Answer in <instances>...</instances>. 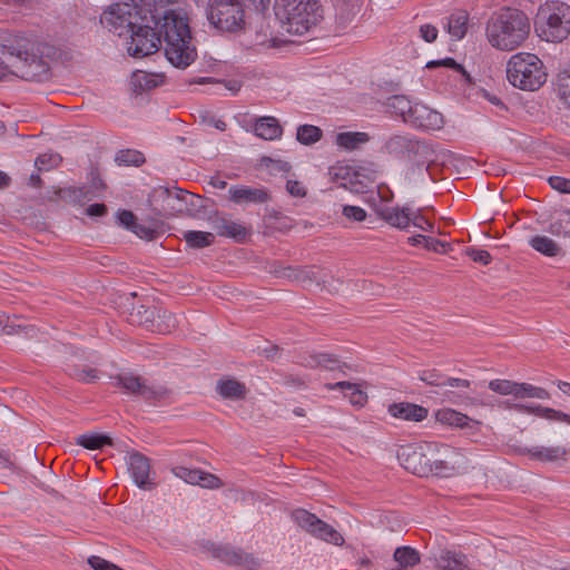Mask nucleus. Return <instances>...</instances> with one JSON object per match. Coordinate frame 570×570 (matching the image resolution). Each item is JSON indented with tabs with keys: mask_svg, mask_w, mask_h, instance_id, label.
I'll return each instance as SVG.
<instances>
[{
	"mask_svg": "<svg viewBox=\"0 0 570 570\" xmlns=\"http://www.w3.org/2000/svg\"><path fill=\"white\" fill-rule=\"evenodd\" d=\"M131 2H121L110 6L101 16V23L112 33L124 37L137 26L138 21L146 12H142L140 3L135 0Z\"/></svg>",
	"mask_w": 570,
	"mask_h": 570,
	"instance_id": "obj_8",
	"label": "nucleus"
},
{
	"mask_svg": "<svg viewBox=\"0 0 570 570\" xmlns=\"http://www.w3.org/2000/svg\"><path fill=\"white\" fill-rule=\"evenodd\" d=\"M417 377L426 385L436 387L449 386L459 390H445L442 394L444 401L452 404H462L469 400V396L463 393L464 390H469L471 387V381L469 380L449 377L436 368L421 370L417 372Z\"/></svg>",
	"mask_w": 570,
	"mask_h": 570,
	"instance_id": "obj_10",
	"label": "nucleus"
},
{
	"mask_svg": "<svg viewBox=\"0 0 570 570\" xmlns=\"http://www.w3.org/2000/svg\"><path fill=\"white\" fill-rule=\"evenodd\" d=\"M443 458L431 456V473L440 478H450L459 472L462 455L454 448L441 445Z\"/></svg>",
	"mask_w": 570,
	"mask_h": 570,
	"instance_id": "obj_16",
	"label": "nucleus"
},
{
	"mask_svg": "<svg viewBox=\"0 0 570 570\" xmlns=\"http://www.w3.org/2000/svg\"><path fill=\"white\" fill-rule=\"evenodd\" d=\"M318 367H324L328 371L341 370L342 365L336 355L325 352H318Z\"/></svg>",
	"mask_w": 570,
	"mask_h": 570,
	"instance_id": "obj_51",
	"label": "nucleus"
},
{
	"mask_svg": "<svg viewBox=\"0 0 570 570\" xmlns=\"http://www.w3.org/2000/svg\"><path fill=\"white\" fill-rule=\"evenodd\" d=\"M514 397L548 400L550 394L543 387L534 386L530 383L515 382Z\"/></svg>",
	"mask_w": 570,
	"mask_h": 570,
	"instance_id": "obj_39",
	"label": "nucleus"
},
{
	"mask_svg": "<svg viewBox=\"0 0 570 570\" xmlns=\"http://www.w3.org/2000/svg\"><path fill=\"white\" fill-rule=\"evenodd\" d=\"M436 452H439L436 443H411L399 449L397 460L406 471L419 476H429L432 471L431 456Z\"/></svg>",
	"mask_w": 570,
	"mask_h": 570,
	"instance_id": "obj_9",
	"label": "nucleus"
},
{
	"mask_svg": "<svg viewBox=\"0 0 570 570\" xmlns=\"http://www.w3.org/2000/svg\"><path fill=\"white\" fill-rule=\"evenodd\" d=\"M374 210L381 219L401 230H407L412 225L423 232H434V223L429 220L421 209H413L410 206H389L380 202Z\"/></svg>",
	"mask_w": 570,
	"mask_h": 570,
	"instance_id": "obj_6",
	"label": "nucleus"
},
{
	"mask_svg": "<svg viewBox=\"0 0 570 570\" xmlns=\"http://www.w3.org/2000/svg\"><path fill=\"white\" fill-rule=\"evenodd\" d=\"M207 18L220 31L236 32L245 24V11L239 0H209Z\"/></svg>",
	"mask_w": 570,
	"mask_h": 570,
	"instance_id": "obj_7",
	"label": "nucleus"
},
{
	"mask_svg": "<svg viewBox=\"0 0 570 570\" xmlns=\"http://www.w3.org/2000/svg\"><path fill=\"white\" fill-rule=\"evenodd\" d=\"M213 557L229 566L242 567L246 570H258L261 560L253 553L245 552L230 546H213Z\"/></svg>",
	"mask_w": 570,
	"mask_h": 570,
	"instance_id": "obj_13",
	"label": "nucleus"
},
{
	"mask_svg": "<svg viewBox=\"0 0 570 570\" xmlns=\"http://www.w3.org/2000/svg\"><path fill=\"white\" fill-rule=\"evenodd\" d=\"M165 81L163 73L147 72L142 70H136L130 77V86L132 91L141 94L144 91L154 89Z\"/></svg>",
	"mask_w": 570,
	"mask_h": 570,
	"instance_id": "obj_26",
	"label": "nucleus"
},
{
	"mask_svg": "<svg viewBox=\"0 0 570 570\" xmlns=\"http://www.w3.org/2000/svg\"><path fill=\"white\" fill-rule=\"evenodd\" d=\"M11 49V53L17 58L13 65V75L28 81L48 79L50 61L58 56V50L55 46L39 41L33 37L18 36Z\"/></svg>",
	"mask_w": 570,
	"mask_h": 570,
	"instance_id": "obj_1",
	"label": "nucleus"
},
{
	"mask_svg": "<svg viewBox=\"0 0 570 570\" xmlns=\"http://www.w3.org/2000/svg\"><path fill=\"white\" fill-rule=\"evenodd\" d=\"M322 137V129L314 125H301L296 129L297 141L305 146L313 145L320 141Z\"/></svg>",
	"mask_w": 570,
	"mask_h": 570,
	"instance_id": "obj_41",
	"label": "nucleus"
},
{
	"mask_svg": "<svg viewBox=\"0 0 570 570\" xmlns=\"http://www.w3.org/2000/svg\"><path fill=\"white\" fill-rule=\"evenodd\" d=\"M274 11L282 27L296 36L313 31L324 20L320 0H275Z\"/></svg>",
	"mask_w": 570,
	"mask_h": 570,
	"instance_id": "obj_3",
	"label": "nucleus"
},
{
	"mask_svg": "<svg viewBox=\"0 0 570 570\" xmlns=\"http://www.w3.org/2000/svg\"><path fill=\"white\" fill-rule=\"evenodd\" d=\"M414 139L415 136L411 134L394 135L385 141L384 149L390 155L405 158Z\"/></svg>",
	"mask_w": 570,
	"mask_h": 570,
	"instance_id": "obj_32",
	"label": "nucleus"
},
{
	"mask_svg": "<svg viewBox=\"0 0 570 570\" xmlns=\"http://www.w3.org/2000/svg\"><path fill=\"white\" fill-rule=\"evenodd\" d=\"M547 72L540 58L530 52H518L507 63L509 82L521 90L535 91L547 81Z\"/></svg>",
	"mask_w": 570,
	"mask_h": 570,
	"instance_id": "obj_4",
	"label": "nucleus"
},
{
	"mask_svg": "<svg viewBox=\"0 0 570 570\" xmlns=\"http://www.w3.org/2000/svg\"><path fill=\"white\" fill-rule=\"evenodd\" d=\"M465 255L469 256L473 262L480 263L484 266L492 262L491 254L485 249H479L475 247H466L464 250Z\"/></svg>",
	"mask_w": 570,
	"mask_h": 570,
	"instance_id": "obj_50",
	"label": "nucleus"
},
{
	"mask_svg": "<svg viewBox=\"0 0 570 570\" xmlns=\"http://www.w3.org/2000/svg\"><path fill=\"white\" fill-rule=\"evenodd\" d=\"M88 563L95 570H124L120 567H118L117 564L111 563L100 557H97V556H91L88 559Z\"/></svg>",
	"mask_w": 570,
	"mask_h": 570,
	"instance_id": "obj_56",
	"label": "nucleus"
},
{
	"mask_svg": "<svg viewBox=\"0 0 570 570\" xmlns=\"http://www.w3.org/2000/svg\"><path fill=\"white\" fill-rule=\"evenodd\" d=\"M186 195H188V193L180 188L170 189L168 187H165L159 189V196L164 198L175 197L179 200H185Z\"/></svg>",
	"mask_w": 570,
	"mask_h": 570,
	"instance_id": "obj_61",
	"label": "nucleus"
},
{
	"mask_svg": "<svg viewBox=\"0 0 570 570\" xmlns=\"http://www.w3.org/2000/svg\"><path fill=\"white\" fill-rule=\"evenodd\" d=\"M438 33L439 31L433 24L426 23L420 27V35L426 42H434Z\"/></svg>",
	"mask_w": 570,
	"mask_h": 570,
	"instance_id": "obj_60",
	"label": "nucleus"
},
{
	"mask_svg": "<svg viewBox=\"0 0 570 570\" xmlns=\"http://www.w3.org/2000/svg\"><path fill=\"white\" fill-rule=\"evenodd\" d=\"M214 228L218 236L232 238L237 243H243L248 235V229L244 225L224 217L214 220Z\"/></svg>",
	"mask_w": 570,
	"mask_h": 570,
	"instance_id": "obj_25",
	"label": "nucleus"
},
{
	"mask_svg": "<svg viewBox=\"0 0 570 570\" xmlns=\"http://www.w3.org/2000/svg\"><path fill=\"white\" fill-rule=\"evenodd\" d=\"M330 175L335 181L346 188H350L353 193H364L368 188V183H364L358 177L356 171H353L350 166L337 165L330 168Z\"/></svg>",
	"mask_w": 570,
	"mask_h": 570,
	"instance_id": "obj_20",
	"label": "nucleus"
},
{
	"mask_svg": "<svg viewBox=\"0 0 570 570\" xmlns=\"http://www.w3.org/2000/svg\"><path fill=\"white\" fill-rule=\"evenodd\" d=\"M342 214L352 222H363L366 218V212L360 206L345 205Z\"/></svg>",
	"mask_w": 570,
	"mask_h": 570,
	"instance_id": "obj_55",
	"label": "nucleus"
},
{
	"mask_svg": "<svg viewBox=\"0 0 570 570\" xmlns=\"http://www.w3.org/2000/svg\"><path fill=\"white\" fill-rule=\"evenodd\" d=\"M292 519L299 528L317 539L335 546L344 544V538L337 530L305 509H295L292 512Z\"/></svg>",
	"mask_w": 570,
	"mask_h": 570,
	"instance_id": "obj_11",
	"label": "nucleus"
},
{
	"mask_svg": "<svg viewBox=\"0 0 570 570\" xmlns=\"http://www.w3.org/2000/svg\"><path fill=\"white\" fill-rule=\"evenodd\" d=\"M112 384L122 389L126 393L141 396L147 401H155L165 394L163 390L146 384L139 375L132 373H120L111 376Z\"/></svg>",
	"mask_w": 570,
	"mask_h": 570,
	"instance_id": "obj_12",
	"label": "nucleus"
},
{
	"mask_svg": "<svg viewBox=\"0 0 570 570\" xmlns=\"http://www.w3.org/2000/svg\"><path fill=\"white\" fill-rule=\"evenodd\" d=\"M557 91L562 102L570 108V68L559 72Z\"/></svg>",
	"mask_w": 570,
	"mask_h": 570,
	"instance_id": "obj_45",
	"label": "nucleus"
},
{
	"mask_svg": "<svg viewBox=\"0 0 570 570\" xmlns=\"http://www.w3.org/2000/svg\"><path fill=\"white\" fill-rule=\"evenodd\" d=\"M563 225L564 224H563L562 218L560 216L556 222L550 224L549 232L552 235L570 237V229L567 230Z\"/></svg>",
	"mask_w": 570,
	"mask_h": 570,
	"instance_id": "obj_62",
	"label": "nucleus"
},
{
	"mask_svg": "<svg viewBox=\"0 0 570 570\" xmlns=\"http://www.w3.org/2000/svg\"><path fill=\"white\" fill-rule=\"evenodd\" d=\"M514 409H517L519 411H525L528 413H534L538 416L550 420V421L564 422L570 425V414H567L559 410H554L552 407H546V406H541V405L527 406L523 404H515Z\"/></svg>",
	"mask_w": 570,
	"mask_h": 570,
	"instance_id": "obj_34",
	"label": "nucleus"
},
{
	"mask_svg": "<svg viewBox=\"0 0 570 570\" xmlns=\"http://www.w3.org/2000/svg\"><path fill=\"white\" fill-rule=\"evenodd\" d=\"M489 389L501 395L514 396L515 382L510 380L495 379L489 382Z\"/></svg>",
	"mask_w": 570,
	"mask_h": 570,
	"instance_id": "obj_48",
	"label": "nucleus"
},
{
	"mask_svg": "<svg viewBox=\"0 0 570 570\" xmlns=\"http://www.w3.org/2000/svg\"><path fill=\"white\" fill-rule=\"evenodd\" d=\"M387 412L395 419L413 422H421L425 420L429 414L426 407L409 402L392 403L389 405Z\"/></svg>",
	"mask_w": 570,
	"mask_h": 570,
	"instance_id": "obj_22",
	"label": "nucleus"
},
{
	"mask_svg": "<svg viewBox=\"0 0 570 570\" xmlns=\"http://www.w3.org/2000/svg\"><path fill=\"white\" fill-rule=\"evenodd\" d=\"M184 239L194 248H204L215 242V235L209 232L187 230L184 233Z\"/></svg>",
	"mask_w": 570,
	"mask_h": 570,
	"instance_id": "obj_42",
	"label": "nucleus"
},
{
	"mask_svg": "<svg viewBox=\"0 0 570 570\" xmlns=\"http://www.w3.org/2000/svg\"><path fill=\"white\" fill-rule=\"evenodd\" d=\"M361 0H336L335 21L340 29H345L361 10Z\"/></svg>",
	"mask_w": 570,
	"mask_h": 570,
	"instance_id": "obj_28",
	"label": "nucleus"
},
{
	"mask_svg": "<svg viewBox=\"0 0 570 570\" xmlns=\"http://www.w3.org/2000/svg\"><path fill=\"white\" fill-rule=\"evenodd\" d=\"M24 327L10 321V316L0 312V334H17Z\"/></svg>",
	"mask_w": 570,
	"mask_h": 570,
	"instance_id": "obj_54",
	"label": "nucleus"
},
{
	"mask_svg": "<svg viewBox=\"0 0 570 570\" xmlns=\"http://www.w3.org/2000/svg\"><path fill=\"white\" fill-rule=\"evenodd\" d=\"M321 268L315 266H287L283 267L282 271L277 272L279 276L288 278L291 281H295L302 284H311L313 282H318Z\"/></svg>",
	"mask_w": 570,
	"mask_h": 570,
	"instance_id": "obj_29",
	"label": "nucleus"
},
{
	"mask_svg": "<svg viewBox=\"0 0 570 570\" xmlns=\"http://www.w3.org/2000/svg\"><path fill=\"white\" fill-rule=\"evenodd\" d=\"M530 18L517 8L504 7L493 12L485 26L489 43L502 51H512L520 47L529 37Z\"/></svg>",
	"mask_w": 570,
	"mask_h": 570,
	"instance_id": "obj_2",
	"label": "nucleus"
},
{
	"mask_svg": "<svg viewBox=\"0 0 570 570\" xmlns=\"http://www.w3.org/2000/svg\"><path fill=\"white\" fill-rule=\"evenodd\" d=\"M318 352L308 353L299 356L298 363L308 368L318 367Z\"/></svg>",
	"mask_w": 570,
	"mask_h": 570,
	"instance_id": "obj_64",
	"label": "nucleus"
},
{
	"mask_svg": "<svg viewBox=\"0 0 570 570\" xmlns=\"http://www.w3.org/2000/svg\"><path fill=\"white\" fill-rule=\"evenodd\" d=\"M69 375L81 383H92L98 379V372L92 367L75 366L70 370Z\"/></svg>",
	"mask_w": 570,
	"mask_h": 570,
	"instance_id": "obj_47",
	"label": "nucleus"
},
{
	"mask_svg": "<svg viewBox=\"0 0 570 570\" xmlns=\"http://www.w3.org/2000/svg\"><path fill=\"white\" fill-rule=\"evenodd\" d=\"M528 244L532 249L547 257L563 255L562 247L552 238L544 235H534L530 237Z\"/></svg>",
	"mask_w": 570,
	"mask_h": 570,
	"instance_id": "obj_31",
	"label": "nucleus"
},
{
	"mask_svg": "<svg viewBox=\"0 0 570 570\" xmlns=\"http://www.w3.org/2000/svg\"><path fill=\"white\" fill-rule=\"evenodd\" d=\"M393 558L397 566L389 570H405L407 568H413L421 561L419 551L409 546L396 548Z\"/></svg>",
	"mask_w": 570,
	"mask_h": 570,
	"instance_id": "obj_33",
	"label": "nucleus"
},
{
	"mask_svg": "<svg viewBox=\"0 0 570 570\" xmlns=\"http://www.w3.org/2000/svg\"><path fill=\"white\" fill-rule=\"evenodd\" d=\"M199 471L198 469H189L186 466L177 465L171 469V472L179 479L184 480L187 483L196 484L199 481Z\"/></svg>",
	"mask_w": 570,
	"mask_h": 570,
	"instance_id": "obj_49",
	"label": "nucleus"
},
{
	"mask_svg": "<svg viewBox=\"0 0 570 570\" xmlns=\"http://www.w3.org/2000/svg\"><path fill=\"white\" fill-rule=\"evenodd\" d=\"M324 389L327 391L341 390L344 396L348 399L350 403L355 406L362 407L367 402V394L362 391L357 384L347 381L325 383Z\"/></svg>",
	"mask_w": 570,
	"mask_h": 570,
	"instance_id": "obj_27",
	"label": "nucleus"
},
{
	"mask_svg": "<svg viewBox=\"0 0 570 570\" xmlns=\"http://www.w3.org/2000/svg\"><path fill=\"white\" fill-rule=\"evenodd\" d=\"M424 248L433 253L445 254L451 249V245L441 239L428 236Z\"/></svg>",
	"mask_w": 570,
	"mask_h": 570,
	"instance_id": "obj_53",
	"label": "nucleus"
},
{
	"mask_svg": "<svg viewBox=\"0 0 570 570\" xmlns=\"http://www.w3.org/2000/svg\"><path fill=\"white\" fill-rule=\"evenodd\" d=\"M440 66L453 69L456 72L461 73L465 78L466 81H469V82L471 81V77L465 71L464 67L462 65L458 63L455 61V59H453L451 57L440 59V60H432L426 63L428 68L440 67Z\"/></svg>",
	"mask_w": 570,
	"mask_h": 570,
	"instance_id": "obj_46",
	"label": "nucleus"
},
{
	"mask_svg": "<svg viewBox=\"0 0 570 570\" xmlns=\"http://www.w3.org/2000/svg\"><path fill=\"white\" fill-rule=\"evenodd\" d=\"M145 315L144 324L150 332L169 334L177 326L176 317L166 309H145Z\"/></svg>",
	"mask_w": 570,
	"mask_h": 570,
	"instance_id": "obj_19",
	"label": "nucleus"
},
{
	"mask_svg": "<svg viewBox=\"0 0 570 570\" xmlns=\"http://www.w3.org/2000/svg\"><path fill=\"white\" fill-rule=\"evenodd\" d=\"M549 184L553 189L560 193L570 194V179L568 178L560 176H551L549 178Z\"/></svg>",
	"mask_w": 570,
	"mask_h": 570,
	"instance_id": "obj_58",
	"label": "nucleus"
},
{
	"mask_svg": "<svg viewBox=\"0 0 570 570\" xmlns=\"http://www.w3.org/2000/svg\"><path fill=\"white\" fill-rule=\"evenodd\" d=\"M117 218L121 226H124L128 230L132 232L134 226L137 223L136 216L132 214V212L127 210V209H120L117 213Z\"/></svg>",
	"mask_w": 570,
	"mask_h": 570,
	"instance_id": "obj_57",
	"label": "nucleus"
},
{
	"mask_svg": "<svg viewBox=\"0 0 570 570\" xmlns=\"http://www.w3.org/2000/svg\"><path fill=\"white\" fill-rule=\"evenodd\" d=\"M530 459L540 461V462H556L559 460H564L567 455V449L560 445L557 446H543L537 445L527 450Z\"/></svg>",
	"mask_w": 570,
	"mask_h": 570,
	"instance_id": "obj_30",
	"label": "nucleus"
},
{
	"mask_svg": "<svg viewBox=\"0 0 570 570\" xmlns=\"http://www.w3.org/2000/svg\"><path fill=\"white\" fill-rule=\"evenodd\" d=\"M405 122L416 129L438 130L443 126V116L423 104L414 102L412 114L405 118Z\"/></svg>",
	"mask_w": 570,
	"mask_h": 570,
	"instance_id": "obj_15",
	"label": "nucleus"
},
{
	"mask_svg": "<svg viewBox=\"0 0 570 570\" xmlns=\"http://www.w3.org/2000/svg\"><path fill=\"white\" fill-rule=\"evenodd\" d=\"M196 484L206 489H218L223 485L222 480L215 474L199 471V481Z\"/></svg>",
	"mask_w": 570,
	"mask_h": 570,
	"instance_id": "obj_52",
	"label": "nucleus"
},
{
	"mask_svg": "<svg viewBox=\"0 0 570 570\" xmlns=\"http://www.w3.org/2000/svg\"><path fill=\"white\" fill-rule=\"evenodd\" d=\"M435 419L441 424H446L455 428H464L469 424L470 417L459 411L450 407L438 410Z\"/></svg>",
	"mask_w": 570,
	"mask_h": 570,
	"instance_id": "obj_36",
	"label": "nucleus"
},
{
	"mask_svg": "<svg viewBox=\"0 0 570 570\" xmlns=\"http://www.w3.org/2000/svg\"><path fill=\"white\" fill-rule=\"evenodd\" d=\"M442 570H470L465 554L454 551H445L440 556Z\"/></svg>",
	"mask_w": 570,
	"mask_h": 570,
	"instance_id": "obj_37",
	"label": "nucleus"
},
{
	"mask_svg": "<svg viewBox=\"0 0 570 570\" xmlns=\"http://www.w3.org/2000/svg\"><path fill=\"white\" fill-rule=\"evenodd\" d=\"M60 196L70 197L75 200H80L86 196L85 187H69L60 190Z\"/></svg>",
	"mask_w": 570,
	"mask_h": 570,
	"instance_id": "obj_63",
	"label": "nucleus"
},
{
	"mask_svg": "<svg viewBox=\"0 0 570 570\" xmlns=\"http://www.w3.org/2000/svg\"><path fill=\"white\" fill-rule=\"evenodd\" d=\"M216 393L223 400L240 401L247 395V387L245 383L232 376H223L216 383Z\"/></svg>",
	"mask_w": 570,
	"mask_h": 570,
	"instance_id": "obj_23",
	"label": "nucleus"
},
{
	"mask_svg": "<svg viewBox=\"0 0 570 570\" xmlns=\"http://www.w3.org/2000/svg\"><path fill=\"white\" fill-rule=\"evenodd\" d=\"M229 199L235 204H264L269 200L266 188H252L244 185L232 186L228 190Z\"/></svg>",
	"mask_w": 570,
	"mask_h": 570,
	"instance_id": "obj_21",
	"label": "nucleus"
},
{
	"mask_svg": "<svg viewBox=\"0 0 570 570\" xmlns=\"http://www.w3.org/2000/svg\"><path fill=\"white\" fill-rule=\"evenodd\" d=\"M132 233L140 238L153 240L164 233V230L161 229V224L158 220H151L148 224L136 223Z\"/></svg>",
	"mask_w": 570,
	"mask_h": 570,
	"instance_id": "obj_44",
	"label": "nucleus"
},
{
	"mask_svg": "<svg viewBox=\"0 0 570 570\" xmlns=\"http://www.w3.org/2000/svg\"><path fill=\"white\" fill-rule=\"evenodd\" d=\"M115 161L119 166H141L146 159L141 151L136 149H120L115 156Z\"/></svg>",
	"mask_w": 570,
	"mask_h": 570,
	"instance_id": "obj_43",
	"label": "nucleus"
},
{
	"mask_svg": "<svg viewBox=\"0 0 570 570\" xmlns=\"http://www.w3.org/2000/svg\"><path fill=\"white\" fill-rule=\"evenodd\" d=\"M75 443L87 450H100L112 445V439L101 433H85L76 438Z\"/></svg>",
	"mask_w": 570,
	"mask_h": 570,
	"instance_id": "obj_35",
	"label": "nucleus"
},
{
	"mask_svg": "<svg viewBox=\"0 0 570 570\" xmlns=\"http://www.w3.org/2000/svg\"><path fill=\"white\" fill-rule=\"evenodd\" d=\"M534 28L542 40L563 41L570 35V6L561 1H549L540 6Z\"/></svg>",
	"mask_w": 570,
	"mask_h": 570,
	"instance_id": "obj_5",
	"label": "nucleus"
},
{
	"mask_svg": "<svg viewBox=\"0 0 570 570\" xmlns=\"http://www.w3.org/2000/svg\"><path fill=\"white\" fill-rule=\"evenodd\" d=\"M286 190L292 195L293 197H305L306 196V188L305 186L294 179H288L286 181Z\"/></svg>",
	"mask_w": 570,
	"mask_h": 570,
	"instance_id": "obj_59",
	"label": "nucleus"
},
{
	"mask_svg": "<svg viewBox=\"0 0 570 570\" xmlns=\"http://www.w3.org/2000/svg\"><path fill=\"white\" fill-rule=\"evenodd\" d=\"M370 139L366 132L360 131H345L336 135V144L346 149L354 150L360 147V145L367 142Z\"/></svg>",
	"mask_w": 570,
	"mask_h": 570,
	"instance_id": "obj_38",
	"label": "nucleus"
},
{
	"mask_svg": "<svg viewBox=\"0 0 570 570\" xmlns=\"http://www.w3.org/2000/svg\"><path fill=\"white\" fill-rule=\"evenodd\" d=\"M242 127L263 140H278L283 136V127L274 116H253L245 119Z\"/></svg>",
	"mask_w": 570,
	"mask_h": 570,
	"instance_id": "obj_14",
	"label": "nucleus"
},
{
	"mask_svg": "<svg viewBox=\"0 0 570 570\" xmlns=\"http://www.w3.org/2000/svg\"><path fill=\"white\" fill-rule=\"evenodd\" d=\"M414 104L403 95H395L389 98L387 107L391 111L401 117L405 122V118L412 114Z\"/></svg>",
	"mask_w": 570,
	"mask_h": 570,
	"instance_id": "obj_40",
	"label": "nucleus"
},
{
	"mask_svg": "<svg viewBox=\"0 0 570 570\" xmlns=\"http://www.w3.org/2000/svg\"><path fill=\"white\" fill-rule=\"evenodd\" d=\"M405 158L417 169L429 170L436 159V153L432 142L415 137Z\"/></svg>",
	"mask_w": 570,
	"mask_h": 570,
	"instance_id": "obj_18",
	"label": "nucleus"
},
{
	"mask_svg": "<svg viewBox=\"0 0 570 570\" xmlns=\"http://www.w3.org/2000/svg\"><path fill=\"white\" fill-rule=\"evenodd\" d=\"M470 14L466 10L459 9L446 17L444 28L454 41L462 40L469 29Z\"/></svg>",
	"mask_w": 570,
	"mask_h": 570,
	"instance_id": "obj_24",
	"label": "nucleus"
},
{
	"mask_svg": "<svg viewBox=\"0 0 570 570\" xmlns=\"http://www.w3.org/2000/svg\"><path fill=\"white\" fill-rule=\"evenodd\" d=\"M128 471L134 483L142 490H151L156 487L150 478V460L139 452L130 453L128 456Z\"/></svg>",
	"mask_w": 570,
	"mask_h": 570,
	"instance_id": "obj_17",
	"label": "nucleus"
}]
</instances>
